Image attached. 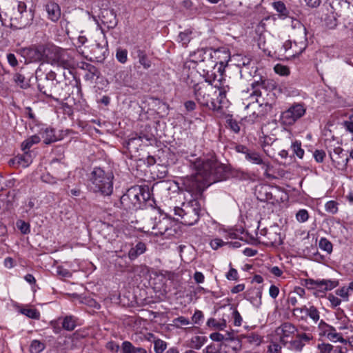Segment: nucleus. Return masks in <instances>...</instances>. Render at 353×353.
Returning <instances> with one entry per match:
<instances>
[{
    "label": "nucleus",
    "instance_id": "1",
    "mask_svg": "<svg viewBox=\"0 0 353 353\" xmlns=\"http://www.w3.org/2000/svg\"><path fill=\"white\" fill-rule=\"evenodd\" d=\"M193 167L195 174L185 177L183 185L193 199L198 200L207 187L223 179L225 166L212 157L196 159L193 162Z\"/></svg>",
    "mask_w": 353,
    "mask_h": 353
},
{
    "label": "nucleus",
    "instance_id": "2",
    "mask_svg": "<svg viewBox=\"0 0 353 353\" xmlns=\"http://www.w3.org/2000/svg\"><path fill=\"white\" fill-rule=\"evenodd\" d=\"M228 86L217 90L212 85L201 83L194 85L193 92L195 99L203 107L212 110H220L226 101Z\"/></svg>",
    "mask_w": 353,
    "mask_h": 353
},
{
    "label": "nucleus",
    "instance_id": "3",
    "mask_svg": "<svg viewBox=\"0 0 353 353\" xmlns=\"http://www.w3.org/2000/svg\"><path fill=\"white\" fill-rule=\"evenodd\" d=\"M113 179L112 172H105L100 168H95L91 172L90 187L94 192L109 196L113 191Z\"/></svg>",
    "mask_w": 353,
    "mask_h": 353
},
{
    "label": "nucleus",
    "instance_id": "4",
    "mask_svg": "<svg viewBox=\"0 0 353 353\" xmlns=\"http://www.w3.org/2000/svg\"><path fill=\"white\" fill-rule=\"evenodd\" d=\"M177 221L186 225H192L199 219L201 204L196 199L183 203L182 207H174L172 210Z\"/></svg>",
    "mask_w": 353,
    "mask_h": 353
},
{
    "label": "nucleus",
    "instance_id": "5",
    "mask_svg": "<svg viewBox=\"0 0 353 353\" xmlns=\"http://www.w3.org/2000/svg\"><path fill=\"white\" fill-rule=\"evenodd\" d=\"M38 89L48 97H52L58 83L56 81L57 74L53 71L45 74L40 65L35 72Z\"/></svg>",
    "mask_w": 353,
    "mask_h": 353
},
{
    "label": "nucleus",
    "instance_id": "6",
    "mask_svg": "<svg viewBox=\"0 0 353 353\" xmlns=\"http://www.w3.org/2000/svg\"><path fill=\"white\" fill-rule=\"evenodd\" d=\"M190 60L200 65V68L207 73L216 65V62L213 59L212 52L210 49L197 50L190 54Z\"/></svg>",
    "mask_w": 353,
    "mask_h": 353
},
{
    "label": "nucleus",
    "instance_id": "7",
    "mask_svg": "<svg viewBox=\"0 0 353 353\" xmlns=\"http://www.w3.org/2000/svg\"><path fill=\"white\" fill-rule=\"evenodd\" d=\"M149 197L147 193V197L145 193L139 188H133L128 190V192L121 197V203L125 210H133L139 208L141 200L145 201Z\"/></svg>",
    "mask_w": 353,
    "mask_h": 353
},
{
    "label": "nucleus",
    "instance_id": "8",
    "mask_svg": "<svg viewBox=\"0 0 353 353\" xmlns=\"http://www.w3.org/2000/svg\"><path fill=\"white\" fill-rule=\"evenodd\" d=\"M236 150L239 153L243 154L245 159L250 163L261 165V168L265 170V172L269 171L270 168V162L264 160L259 152L242 145H237Z\"/></svg>",
    "mask_w": 353,
    "mask_h": 353
},
{
    "label": "nucleus",
    "instance_id": "9",
    "mask_svg": "<svg viewBox=\"0 0 353 353\" xmlns=\"http://www.w3.org/2000/svg\"><path fill=\"white\" fill-rule=\"evenodd\" d=\"M305 111L306 109L303 104L295 103L290 106L287 110L282 112L281 121L284 125H293L305 114Z\"/></svg>",
    "mask_w": 353,
    "mask_h": 353
},
{
    "label": "nucleus",
    "instance_id": "10",
    "mask_svg": "<svg viewBox=\"0 0 353 353\" xmlns=\"http://www.w3.org/2000/svg\"><path fill=\"white\" fill-rule=\"evenodd\" d=\"M245 108L247 111V115L244 117V120L249 123L259 122L265 116L263 106L259 104L256 101L249 103Z\"/></svg>",
    "mask_w": 353,
    "mask_h": 353
},
{
    "label": "nucleus",
    "instance_id": "11",
    "mask_svg": "<svg viewBox=\"0 0 353 353\" xmlns=\"http://www.w3.org/2000/svg\"><path fill=\"white\" fill-rule=\"evenodd\" d=\"M260 234L263 236V243L267 245H278L282 243L280 228L278 225H272L269 228L261 230Z\"/></svg>",
    "mask_w": 353,
    "mask_h": 353
},
{
    "label": "nucleus",
    "instance_id": "12",
    "mask_svg": "<svg viewBox=\"0 0 353 353\" xmlns=\"http://www.w3.org/2000/svg\"><path fill=\"white\" fill-rule=\"evenodd\" d=\"M328 152L335 168L341 170L346 169L349 157L342 148L336 147L332 150H329Z\"/></svg>",
    "mask_w": 353,
    "mask_h": 353
},
{
    "label": "nucleus",
    "instance_id": "13",
    "mask_svg": "<svg viewBox=\"0 0 353 353\" xmlns=\"http://www.w3.org/2000/svg\"><path fill=\"white\" fill-rule=\"evenodd\" d=\"M292 26L294 27L299 26L302 28L303 34H305V28L302 26V24L297 20L292 21ZM307 46V41L305 37V35L302 37L299 41H294V44H292V50L290 53V58H294L299 57L300 54L303 53V52L305 50Z\"/></svg>",
    "mask_w": 353,
    "mask_h": 353
},
{
    "label": "nucleus",
    "instance_id": "14",
    "mask_svg": "<svg viewBox=\"0 0 353 353\" xmlns=\"http://www.w3.org/2000/svg\"><path fill=\"white\" fill-rule=\"evenodd\" d=\"M305 285L311 288H316L321 291H328L334 289L339 285L337 281L327 279H307L305 281Z\"/></svg>",
    "mask_w": 353,
    "mask_h": 353
},
{
    "label": "nucleus",
    "instance_id": "15",
    "mask_svg": "<svg viewBox=\"0 0 353 353\" xmlns=\"http://www.w3.org/2000/svg\"><path fill=\"white\" fill-rule=\"evenodd\" d=\"M100 19L101 22L109 29L114 28L117 24V15L113 9H102Z\"/></svg>",
    "mask_w": 353,
    "mask_h": 353
},
{
    "label": "nucleus",
    "instance_id": "16",
    "mask_svg": "<svg viewBox=\"0 0 353 353\" xmlns=\"http://www.w3.org/2000/svg\"><path fill=\"white\" fill-rule=\"evenodd\" d=\"M46 46L39 45L26 50V55L31 61H45Z\"/></svg>",
    "mask_w": 353,
    "mask_h": 353
},
{
    "label": "nucleus",
    "instance_id": "17",
    "mask_svg": "<svg viewBox=\"0 0 353 353\" xmlns=\"http://www.w3.org/2000/svg\"><path fill=\"white\" fill-rule=\"evenodd\" d=\"M46 10L48 13V18L53 21H57L61 15L59 6L53 1H50L46 5Z\"/></svg>",
    "mask_w": 353,
    "mask_h": 353
},
{
    "label": "nucleus",
    "instance_id": "18",
    "mask_svg": "<svg viewBox=\"0 0 353 353\" xmlns=\"http://www.w3.org/2000/svg\"><path fill=\"white\" fill-rule=\"evenodd\" d=\"M62 50L54 46H46L45 61L53 65Z\"/></svg>",
    "mask_w": 353,
    "mask_h": 353
},
{
    "label": "nucleus",
    "instance_id": "19",
    "mask_svg": "<svg viewBox=\"0 0 353 353\" xmlns=\"http://www.w3.org/2000/svg\"><path fill=\"white\" fill-rule=\"evenodd\" d=\"M294 314L297 315L299 313L305 312V314L310 316L311 319L313 320L314 323H316L320 318L319 312L316 309V307L312 305L310 307H307L304 306L301 308H295L294 309Z\"/></svg>",
    "mask_w": 353,
    "mask_h": 353
},
{
    "label": "nucleus",
    "instance_id": "20",
    "mask_svg": "<svg viewBox=\"0 0 353 353\" xmlns=\"http://www.w3.org/2000/svg\"><path fill=\"white\" fill-rule=\"evenodd\" d=\"M248 299L256 308L260 307L262 304V290L260 288H253L248 294Z\"/></svg>",
    "mask_w": 353,
    "mask_h": 353
},
{
    "label": "nucleus",
    "instance_id": "21",
    "mask_svg": "<svg viewBox=\"0 0 353 353\" xmlns=\"http://www.w3.org/2000/svg\"><path fill=\"white\" fill-rule=\"evenodd\" d=\"M19 17L17 19L19 21L17 26V28H25L32 23L34 19V13L31 10L28 11V13L19 14Z\"/></svg>",
    "mask_w": 353,
    "mask_h": 353
},
{
    "label": "nucleus",
    "instance_id": "22",
    "mask_svg": "<svg viewBox=\"0 0 353 353\" xmlns=\"http://www.w3.org/2000/svg\"><path fill=\"white\" fill-rule=\"evenodd\" d=\"M69 56L67 52L64 50L61 51L60 54L57 58V61H55L53 65H57L58 67L62 68L63 70L70 68L72 63L69 60Z\"/></svg>",
    "mask_w": 353,
    "mask_h": 353
},
{
    "label": "nucleus",
    "instance_id": "23",
    "mask_svg": "<svg viewBox=\"0 0 353 353\" xmlns=\"http://www.w3.org/2000/svg\"><path fill=\"white\" fill-rule=\"evenodd\" d=\"M41 139L43 140L45 144L48 145L52 143L56 142L59 140L57 136L54 134V131L53 129L46 128L43 130H41Z\"/></svg>",
    "mask_w": 353,
    "mask_h": 353
},
{
    "label": "nucleus",
    "instance_id": "24",
    "mask_svg": "<svg viewBox=\"0 0 353 353\" xmlns=\"http://www.w3.org/2000/svg\"><path fill=\"white\" fill-rule=\"evenodd\" d=\"M41 137L38 135H33L26 140H24L21 143V150L24 152V153L27 155L28 153V150L34 145L37 144L40 142Z\"/></svg>",
    "mask_w": 353,
    "mask_h": 353
},
{
    "label": "nucleus",
    "instance_id": "25",
    "mask_svg": "<svg viewBox=\"0 0 353 353\" xmlns=\"http://www.w3.org/2000/svg\"><path fill=\"white\" fill-rule=\"evenodd\" d=\"M148 340H152L154 343V350L155 353H163L167 348V343L160 339H157L153 334H149Z\"/></svg>",
    "mask_w": 353,
    "mask_h": 353
},
{
    "label": "nucleus",
    "instance_id": "26",
    "mask_svg": "<svg viewBox=\"0 0 353 353\" xmlns=\"http://www.w3.org/2000/svg\"><path fill=\"white\" fill-rule=\"evenodd\" d=\"M121 350L123 353H147L145 349L135 347L131 342L127 341L122 343Z\"/></svg>",
    "mask_w": 353,
    "mask_h": 353
},
{
    "label": "nucleus",
    "instance_id": "27",
    "mask_svg": "<svg viewBox=\"0 0 353 353\" xmlns=\"http://www.w3.org/2000/svg\"><path fill=\"white\" fill-rule=\"evenodd\" d=\"M146 246L144 243L139 242L135 247L132 248L128 252V257L131 260H134L138 256L145 252Z\"/></svg>",
    "mask_w": 353,
    "mask_h": 353
},
{
    "label": "nucleus",
    "instance_id": "28",
    "mask_svg": "<svg viewBox=\"0 0 353 353\" xmlns=\"http://www.w3.org/2000/svg\"><path fill=\"white\" fill-rule=\"evenodd\" d=\"M224 342L232 350H234L235 353H237L241 349V342L238 339L229 337L226 338Z\"/></svg>",
    "mask_w": 353,
    "mask_h": 353
},
{
    "label": "nucleus",
    "instance_id": "29",
    "mask_svg": "<svg viewBox=\"0 0 353 353\" xmlns=\"http://www.w3.org/2000/svg\"><path fill=\"white\" fill-rule=\"evenodd\" d=\"M76 320L72 316H65L62 322V327L67 331H72L76 327Z\"/></svg>",
    "mask_w": 353,
    "mask_h": 353
},
{
    "label": "nucleus",
    "instance_id": "30",
    "mask_svg": "<svg viewBox=\"0 0 353 353\" xmlns=\"http://www.w3.org/2000/svg\"><path fill=\"white\" fill-rule=\"evenodd\" d=\"M272 7L276 10L277 12L282 17H286L289 14V11L287 9L285 3L281 1L272 3Z\"/></svg>",
    "mask_w": 353,
    "mask_h": 353
},
{
    "label": "nucleus",
    "instance_id": "31",
    "mask_svg": "<svg viewBox=\"0 0 353 353\" xmlns=\"http://www.w3.org/2000/svg\"><path fill=\"white\" fill-rule=\"evenodd\" d=\"M280 329L282 334L281 340H283V337H288L290 334H293L296 331L295 327L290 323H283Z\"/></svg>",
    "mask_w": 353,
    "mask_h": 353
},
{
    "label": "nucleus",
    "instance_id": "32",
    "mask_svg": "<svg viewBox=\"0 0 353 353\" xmlns=\"http://www.w3.org/2000/svg\"><path fill=\"white\" fill-rule=\"evenodd\" d=\"M45 347L46 345L43 342L38 340H33L30 346V351L31 353H40Z\"/></svg>",
    "mask_w": 353,
    "mask_h": 353
},
{
    "label": "nucleus",
    "instance_id": "33",
    "mask_svg": "<svg viewBox=\"0 0 353 353\" xmlns=\"http://www.w3.org/2000/svg\"><path fill=\"white\" fill-rule=\"evenodd\" d=\"M207 339L203 336H195L191 339V346L196 350L200 349L206 342Z\"/></svg>",
    "mask_w": 353,
    "mask_h": 353
},
{
    "label": "nucleus",
    "instance_id": "34",
    "mask_svg": "<svg viewBox=\"0 0 353 353\" xmlns=\"http://www.w3.org/2000/svg\"><path fill=\"white\" fill-rule=\"evenodd\" d=\"M115 57L119 63L124 64L128 61V50L124 48H119L116 50Z\"/></svg>",
    "mask_w": 353,
    "mask_h": 353
},
{
    "label": "nucleus",
    "instance_id": "35",
    "mask_svg": "<svg viewBox=\"0 0 353 353\" xmlns=\"http://www.w3.org/2000/svg\"><path fill=\"white\" fill-rule=\"evenodd\" d=\"M13 81L23 89H26L28 87V83L26 81L25 77L21 73L14 74Z\"/></svg>",
    "mask_w": 353,
    "mask_h": 353
},
{
    "label": "nucleus",
    "instance_id": "36",
    "mask_svg": "<svg viewBox=\"0 0 353 353\" xmlns=\"http://www.w3.org/2000/svg\"><path fill=\"white\" fill-rule=\"evenodd\" d=\"M190 324V321H189V319L183 316H179L172 320V325L177 328L181 327L183 325H189Z\"/></svg>",
    "mask_w": 353,
    "mask_h": 353
},
{
    "label": "nucleus",
    "instance_id": "37",
    "mask_svg": "<svg viewBox=\"0 0 353 353\" xmlns=\"http://www.w3.org/2000/svg\"><path fill=\"white\" fill-rule=\"evenodd\" d=\"M319 248L325 251L327 253L330 254L332 251V244L325 238H321L319 241Z\"/></svg>",
    "mask_w": 353,
    "mask_h": 353
},
{
    "label": "nucleus",
    "instance_id": "38",
    "mask_svg": "<svg viewBox=\"0 0 353 353\" xmlns=\"http://www.w3.org/2000/svg\"><path fill=\"white\" fill-rule=\"evenodd\" d=\"M292 148L294 153L300 159L304 155V150L301 148V143L299 141H295L292 144Z\"/></svg>",
    "mask_w": 353,
    "mask_h": 353
},
{
    "label": "nucleus",
    "instance_id": "39",
    "mask_svg": "<svg viewBox=\"0 0 353 353\" xmlns=\"http://www.w3.org/2000/svg\"><path fill=\"white\" fill-rule=\"evenodd\" d=\"M274 72L281 76H288L290 74V68L282 64H276L274 68Z\"/></svg>",
    "mask_w": 353,
    "mask_h": 353
},
{
    "label": "nucleus",
    "instance_id": "40",
    "mask_svg": "<svg viewBox=\"0 0 353 353\" xmlns=\"http://www.w3.org/2000/svg\"><path fill=\"white\" fill-rule=\"evenodd\" d=\"M21 312L23 314L33 319H39L40 316V313L36 309L33 308L23 309Z\"/></svg>",
    "mask_w": 353,
    "mask_h": 353
},
{
    "label": "nucleus",
    "instance_id": "41",
    "mask_svg": "<svg viewBox=\"0 0 353 353\" xmlns=\"http://www.w3.org/2000/svg\"><path fill=\"white\" fill-rule=\"evenodd\" d=\"M304 346L305 343L298 339L292 341L290 343V349L296 352H301Z\"/></svg>",
    "mask_w": 353,
    "mask_h": 353
},
{
    "label": "nucleus",
    "instance_id": "42",
    "mask_svg": "<svg viewBox=\"0 0 353 353\" xmlns=\"http://www.w3.org/2000/svg\"><path fill=\"white\" fill-rule=\"evenodd\" d=\"M208 12V7L203 3H199L198 5L194 6L192 9V14H202Z\"/></svg>",
    "mask_w": 353,
    "mask_h": 353
},
{
    "label": "nucleus",
    "instance_id": "43",
    "mask_svg": "<svg viewBox=\"0 0 353 353\" xmlns=\"http://www.w3.org/2000/svg\"><path fill=\"white\" fill-rule=\"evenodd\" d=\"M326 212L330 214H336L338 212V203L334 201H329L325 203Z\"/></svg>",
    "mask_w": 353,
    "mask_h": 353
},
{
    "label": "nucleus",
    "instance_id": "44",
    "mask_svg": "<svg viewBox=\"0 0 353 353\" xmlns=\"http://www.w3.org/2000/svg\"><path fill=\"white\" fill-rule=\"evenodd\" d=\"M296 220L299 222L303 223L307 221L309 218L308 212L306 210L302 209L297 212L296 214Z\"/></svg>",
    "mask_w": 353,
    "mask_h": 353
},
{
    "label": "nucleus",
    "instance_id": "45",
    "mask_svg": "<svg viewBox=\"0 0 353 353\" xmlns=\"http://www.w3.org/2000/svg\"><path fill=\"white\" fill-rule=\"evenodd\" d=\"M17 225L24 234H28L30 232V225L22 220L18 221L17 222Z\"/></svg>",
    "mask_w": 353,
    "mask_h": 353
},
{
    "label": "nucleus",
    "instance_id": "46",
    "mask_svg": "<svg viewBox=\"0 0 353 353\" xmlns=\"http://www.w3.org/2000/svg\"><path fill=\"white\" fill-rule=\"evenodd\" d=\"M292 43L290 40H288L285 41L280 49V52L286 54L288 57H290V53L292 50Z\"/></svg>",
    "mask_w": 353,
    "mask_h": 353
},
{
    "label": "nucleus",
    "instance_id": "47",
    "mask_svg": "<svg viewBox=\"0 0 353 353\" xmlns=\"http://www.w3.org/2000/svg\"><path fill=\"white\" fill-rule=\"evenodd\" d=\"M248 341L251 343H254L256 345H259L261 342V339L259 335L256 334L252 333L245 336Z\"/></svg>",
    "mask_w": 353,
    "mask_h": 353
},
{
    "label": "nucleus",
    "instance_id": "48",
    "mask_svg": "<svg viewBox=\"0 0 353 353\" xmlns=\"http://www.w3.org/2000/svg\"><path fill=\"white\" fill-rule=\"evenodd\" d=\"M317 347L320 353H331L333 350V346L329 343L319 344Z\"/></svg>",
    "mask_w": 353,
    "mask_h": 353
},
{
    "label": "nucleus",
    "instance_id": "49",
    "mask_svg": "<svg viewBox=\"0 0 353 353\" xmlns=\"http://www.w3.org/2000/svg\"><path fill=\"white\" fill-rule=\"evenodd\" d=\"M190 32L185 31L183 32H180V34H179V39L180 42L182 43L183 45H186L190 41Z\"/></svg>",
    "mask_w": 353,
    "mask_h": 353
},
{
    "label": "nucleus",
    "instance_id": "50",
    "mask_svg": "<svg viewBox=\"0 0 353 353\" xmlns=\"http://www.w3.org/2000/svg\"><path fill=\"white\" fill-rule=\"evenodd\" d=\"M225 244H227V243H225L221 239H214L212 240L210 243V245L213 250H217L218 248H219L220 247H222L223 245H224Z\"/></svg>",
    "mask_w": 353,
    "mask_h": 353
},
{
    "label": "nucleus",
    "instance_id": "51",
    "mask_svg": "<svg viewBox=\"0 0 353 353\" xmlns=\"http://www.w3.org/2000/svg\"><path fill=\"white\" fill-rule=\"evenodd\" d=\"M313 156L318 163H321L325 157V152L323 150H316L314 152Z\"/></svg>",
    "mask_w": 353,
    "mask_h": 353
},
{
    "label": "nucleus",
    "instance_id": "52",
    "mask_svg": "<svg viewBox=\"0 0 353 353\" xmlns=\"http://www.w3.org/2000/svg\"><path fill=\"white\" fill-rule=\"evenodd\" d=\"M228 124L230 127V128L235 133H238L240 131V126L239 125V123L233 119H228Z\"/></svg>",
    "mask_w": 353,
    "mask_h": 353
},
{
    "label": "nucleus",
    "instance_id": "53",
    "mask_svg": "<svg viewBox=\"0 0 353 353\" xmlns=\"http://www.w3.org/2000/svg\"><path fill=\"white\" fill-rule=\"evenodd\" d=\"M41 180L43 182L50 183V184H55L57 182V179L49 174H43L41 176Z\"/></svg>",
    "mask_w": 353,
    "mask_h": 353
},
{
    "label": "nucleus",
    "instance_id": "54",
    "mask_svg": "<svg viewBox=\"0 0 353 353\" xmlns=\"http://www.w3.org/2000/svg\"><path fill=\"white\" fill-rule=\"evenodd\" d=\"M210 338L214 341H222V343L226 339V338H225V336L219 332H214L210 334Z\"/></svg>",
    "mask_w": 353,
    "mask_h": 353
},
{
    "label": "nucleus",
    "instance_id": "55",
    "mask_svg": "<svg viewBox=\"0 0 353 353\" xmlns=\"http://www.w3.org/2000/svg\"><path fill=\"white\" fill-rule=\"evenodd\" d=\"M327 299L330 301V302L331 303L332 306L334 307L339 306L341 303V299H339L337 296H336L332 294H330L328 295Z\"/></svg>",
    "mask_w": 353,
    "mask_h": 353
},
{
    "label": "nucleus",
    "instance_id": "56",
    "mask_svg": "<svg viewBox=\"0 0 353 353\" xmlns=\"http://www.w3.org/2000/svg\"><path fill=\"white\" fill-rule=\"evenodd\" d=\"M232 317L234 319V323L236 326H240L242 322V317L237 310L232 312Z\"/></svg>",
    "mask_w": 353,
    "mask_h": 353
},
{
    "label": "nucleus",
    "instance_id": "57",
    "mask_svg": "<svg viewBox=\"0 0 353 353\" xmlns=\"http://www.w3.org/2000/svg\"><path fill=\"white\" fill-rule=\"evenodd\" d=\"M7 60L12 67H16L18 65V61L15 55L12 53H9L7 54Z\"/></svg>",
    "mask_w": 353,
    "mask_h": 353
},
{
    "label": "nucleus",
    "instance_id": "58",
    "mask_svg": "<svg viewBox=\"0 0 353 353\" xmlns=\"http://www.w3.org/2000/svg\"><path fill=\"white\" fill-rule=\"evenodd\" d=\"M106 347L112 352H117L120 349L119 344L114 341H110L107 343Z\"/></svg>",
    "mask_w": 353,
    "mask_h": 353
},
{
    "label": "nucleus",
    "instance_id": "59",
    "mask_svg": "<svg viewBox=\"0 0 353 353\" xmlns=\"http://www.w3.org/2000/svg\"><path fill=\"white\" fill-rule=\"evenodd\" d=\"M226 277L228 280H237L238 279V272L237 270L234 268H230L229 272L226 274Z\"/></svg>",
    "mask_w": 353,
    "mask_h": 353
},
{
    "label": "nucleus",
    "instance_id": "60",
    "mask_svg": "<svg viewBox=\"0 0 353 353\" xmlns=\"http://www.w3.org/2000/svg\"><path fill=\"white\" fill-rule=\"evenodd\" d=\"M139 62L145 69H148L151 67V61L148 59L147 55L139 59Z\"/></svg>",
    "mask_w": 353,
    "mask_h": 353
},
{
    "label": "nucleus",
    "instance_id": "61",
    "mask_svg": "<svg viewBox=\"0 0 353 353\" xmlns=\"http://www.w3.org/2000/svg\"><path fill=\"white\" fill-rule=\"evenodd\" d=\"M281 346L279 344L274 343L268 346V352L269 353H281Z\"/></svg>",
    "mask_w": 353,
    "mask_h": 353
},
{
    "label": "nucleus",
    "instance_id": "62",
    "mask_svg": "<svg viewBox=\"0 0 353 353\" xmlns=\"http://www.w3.org/2000/svg\"><path fill=\"white\" fill-rule=\"evenodd\" d=\"M218 353H235L228 345L223 341L221 345Z\"/></svg>",
    "mask_w": 353,
    "mask_h": 353
},
{
    "label": "nucleus",
    "instance_id": "63",
    "mask_svg": "<svg viewBox=\"0 0 353 353\" xmlns=\"http://www.w3.org/2000/svg\"><path fill=\"white\" fill-rule=\"evenodd\" d=\"M203 315L202 312H201L199 310H196L194 313V314L192 317V320L194 323L198 324V323H199L200 321L203 319Z\"/></svg>",
    "mask_w": 353,
    "mask_h": 353
},
{
    "label": "nucleus",
    "instance_id": "64",
    "mask_svg": "<svg viewBox=\"0 0 353 353\" xmlns=\"http://www.w3.org/2000/svg\"><path fill=\"white\" fill-rule=\"evenodd\" d=\"M218 352H219V350H218L217 347L213 344L208 345L203 350V353H218Z\"/></svg>",
    "mask_w": 353,
    "mask_h": 353
}]
</instances>
